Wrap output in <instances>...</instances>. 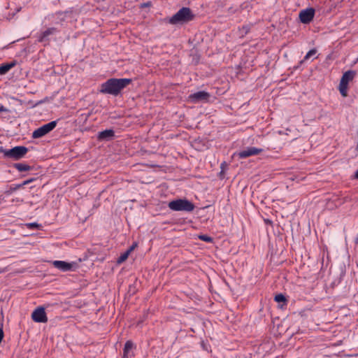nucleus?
Returning a JSON list of instances; mask_svg holds the SVG:
<instances>
[{
    "label": "nucleus",
    "instance_id": "9d476101",
    "mask_svg": "<svg viewBox=\"0 0 358 358\" xmlns=\"http://www.w3.org/2000/svg\"><path fill=\"white\" fill-rule=\"evenodd\" d=\"M263 151L261 148L255 147H247L246 148L239 151L236 155L241 159H245L250 156L257 155Z\"/></svg>",
    "mask_w": 358,
    "mask_h": 358
},
{
    "label": "nucleus",
    "instance_id": "f3484780",
    "mask_svg": "<svg viewBox=\"0 0 358 358\" xmlns=\"http://www.w3.org/2000/svg\"><path fill=\"white\" fill-rule=\"evenodd\" d=\"M20 185L19 184H13L11 185L8 189L5 191V194L7 195L11 194L13 192L17 191V189H20Z\"/></svg>",
    "mask_w": 358,
    "mask_h": 358
},
{
    "label": "nucleus",
    "instance_id": "f257e3e1",
    "mask_svg": "<svg viewBox=\"0 0 358 358\" xmlns=\"http://www.w3.org/2000/svg\"><path fill=\"white\" fill-rule=\"evenodd\" d=\"M131 81L130 78H110L101 85L99 92L117 96Z\"/></svg>",
    "mask_w": 358,
    "mask_h": 358
},
{
    "label": "nucleus",
    "instance_id": "c756f323",
    "mask_svg": "<svg viewBox=\"0 0 358 358\" xmlns=\"http://www.w3.org/2000/svg\"><path fill=\"white\" fill-rule=\"evenodd\" d=\"M355 243H356L357 244H358V236H357V238H356Z\"/></svg>",
    "mask_w": 358,
    "mask_h": 358
},
{
    "label": "nucleus",
    "instance_id": "cd10ccee",
    "mask_svg": "<svg viewBox=\"0 0 358 358\" xmlns=\"http://www.w3.org/2000/svg\"><path fill=\"white\" fill-rule=\"evenodd\" d=\"M355 178L358 179V169L356 171V172L355 173Z\"/></svg>",
    "mask_w": 358,
    "mask_h": 358
},
{
    "label": "nucleus",
    "instance_id": "1a4fd4ad",
    "mask_svg": "<svg viewBox=\"0 0 358 358\" xmlns=\"http://www.w3.org/2000/svg\"><path fill=\"white\" fill-rule=\"evenodd\" d=\"M315 16V9L313 8H308L301 10L299 13L300 21L303 24L310 23Z\"/></svg>",
    "mask_w": 358,
    "mask_h": 358
},
{
    "label": "nucleus",
    "instance_id": "4468645a",
    "mask_svg": "<svg viewBox=\"0 0 358 358\" xmlns=\"http://www.w3.org/2000/svg\"><path fill=\"white\" fill-rule=\"evenodd\" d=\"M15 62H10L3 64L0 66V75H4L13 66H15Z\"/></svg>",
    "mask_w": 358,
    "mask_h": 358
},
{
    "label": "nucleus",
    "instance_id": "9b49d317",
    "mask_svg": "<svg viewBox=\"0 0 358 358\" xmlns=\"http://www.w3.org/2000/svg\"><path fill=\"white\" fill-rule=\"evenodd\" d=\"M210 97L209 93L205 91H199L191 94L189 96V99L192 103H198L199 101H206Z\"/></svg>",
    "mask_w": 358,
    "mask_h": 358
},
{
    "label": "nucleus",
    "instance_id": "a878e982",
    "mask_svg": "<svg viewBox=\"0 0 358 358\" xmlns=\"http://www.w3.org/2000/svg\"><path fill=\"white\" fill-rule=\"evenodd\" d=\"M13 202H20V203H22L23 202V199H20V198H16V199H13L12 200Z\"/></svg>",
    "mask_w": 358,
    "mask_h": 358
},
{
    "label": "nucleus",
    "instance_id": "20e7f679",
    "mask_svg": "<svg viewBox=\"0 0 358 358\" xmlns=\"http://www.w3.org/2000/svg\"><path fill=\"white\" fill-rule=\"evenodd\" d=\"M356 76V71L353 70H349L345 71L340 80L338 90L343 97L348 96V83L352 81Z\"/></svg>",
    "mask_w": 358,
    "mask_h": 358
},
{
    "label": "nucleus",
    "instance_id": "4be33fe9",
    "mask_svg": "<svg viewBox=\"0 0 358 358\" xmlns=\"http://www.w3.org/2000/svg\"><path fill=\"white\" fill-rule=\"evenodd\" d=\"M26 225L27 228L30 229H38L40 227V225L36 222L27 223Z\"/></svg>",
    "mask_w": 358,
    "mask_h": 358
},
{
    "label": "nucleus",
    "instance_id": "7ed1b4c3",
    "mask_svg": "<svg viewBox=\"0 0 358 358\" xmlns=\"http://www.w3.org/2000/svg\"><path fill=\"white\" fill-rule=\"evenodd\" d=\"M168 207L173 211L185 212H192L195 208L194 204L186 199L173 200L169 202Z\"/></svg>",
    "mask_w": 358,
    "mask_h": 358
},
{
    "label": "nucleus",
    "instance_id": "ddd939ff",
    "mask_svg": "<svg viewBox=\"0 0 358 358\" xmlns=\"http://www.w3.org/2000/svg\"><path fill=\"white\" fill-rule=\"evenodd\" d=\"M115 136V131L113 129H106L99 131L97 138L99 141H109Z\"/></svg>",
    "mask_w": 358,
    "mask_h": 358
},
{
    "label": "nucleus",
    "instance_id": "0eeeda50",
    "mask_svg": "<svg viewBox=\"0 0 358 358\" xmlns=\"http://www.w3.org/2000/svg\"><path fill=\"white\" fill-rule=\"evenodd\" d=\"M31 319L35 322L45 323L48 322V317L44 308L39 306L31 313Z\"/></svg>",
    "mask_w": 358,
    "mask_h": 358
},
{
    "label": "nucleus",
    "instance_id": "412c9836",
    "mask_svg": "<svg viewBox=\"0 0 358 358\" xmlns=\"http://www.w3.org/2000/svg\"><path fill=\"white\" fill-rule=\"evenodd\" d=\"M276 302H286V298L282 294H278L274 298Z\"/></svg>",
    "mask_w": 358,
    "mask_h": 358
},
{
    "label": "nucleus",
    "instance_id": "a211bd4d",
    "mask_svg": "<svg viewBox=\"0 0 358 358\" xmlns=\"http://www.w3.org/2000/svg\"><path fill=\"white\" fill-rule=\"evenodd\" d=\"M317 53V50L315 48H313L310 50L306 55H305L303 60L300 62V63H303V62L309 59L312 56H314Z\"/></svg>",
    "mask_w": 358,
    "mask_h": 358
},
{
    "label": "nucleus",
    "instance_id": "393cba45",
    "mask_svg": "<svg viewBox=\"0 0 358 358\" xmlns=\"http://www.w3.org/2000/svg\"><path fill=\"white\" fill-rule=\"evenodd\" d=\"M6 111H8V109L6 108L3 105H0V113Z\"/></svg>",
    "mask_w": 358,
    "mask_h": 358
},
{
    "label": "nucleus",
    "instance_id": "6ab92c4d",
    "mask_svg": "<svg viewBox=\"0 0 358 358\" xmlns=\"http://www.w3.org/2000/svg\"><path fill=\"white\" fill-rule=\"evenodd\" d=\"M129 255V251H126L125 252L122 254L118 257L117 262L118 263H122V262H124L128 258Z\"/></svg>",
    "mask_w": 358,
    "mask_h": 358
},
{
    "label": "nucleus",
    "instance_id": "5701e85b",
    "mask_svg": "<svg viewBox=\"0 0 358 358\" xmlns=\"http://www.w3.org/2000/svg\"><path fill=\"white\" fill-rule=\"evenodd\" d=\"M8 152V150L7 149H4L3 147H2V146H0V153H3L4 157H5V152Z\"/></svg>",
    "mask_w": 358,
    "mask_h": 358
},
{
    "label": "nucleus",
    "instance_id": "dca6fc26",
    "mask_svg": "<svg viewBox=\"0 0 358 358\" xmlns=\"http://www.w3.org/2000/svg\"><path fill=\"white\" fill-rule=\"evenodd\" d=\"M134 348V343L131 341H127L125 344L123 349L124 352V357H128L129 352L132 350Z\"/></svg>",
    "mask_w": 358,
    "mask_h": 358
},
{
    "label": "nucleus",
    "instance_id": "2eb2a0df",
    "mask_svg": "<svg viewBox=\"0 0 358 358\" xmlns=\"http://www.w3.org/2000/svg\"><path fill=\"white\" fill-rule=\"evenodd\" d=\"M13 167L15 168L18 171H27L31 169V167L24 163H16L14 164Z\"/></svg>",
    "mask_w": 358,
    "mask_h": 358
},
{
    "label": "nucleus",
    "instance_id": "aec40b11",
    "mask_svg": "<svg viewBox=\"0 0 358 358\" xmlns=\"http://www.w3.org/2000/svg\"><path fill=\"white\" fill-rule=\"evenodd\" d=\"M199 238L203 241H205L206 243H212L213 242V238L207 236V235H200L199 236Z\"/></svg>",
    "mask_w": 358,
    "mask_h": 358
},
{
    "label": "nucleus",
    "instance_id": "c85d7f7f",
    "mask_svg": "<svg viewBox=\"0 0 358 358\" xmlns=\"http://www.w3.org/2000/svg\"><path fill=\"white\" fill-rule=\"evenodd\" d=\"M29 181V183H31V182H33L34 180V178H31V179H29L27 180Z\"/></svg>",
    "mask_w": 358,
    "mask_h": 358
},
{
    "label": "nucleus",
    "instance_id": "6e6552de",
    "mask_svg": "<svg viewBox=\"0 0 358 358\" xmlns=\"http://www.w3.org/2000/svg\"><path fill=\"white\" fill-rule=\"evenodd\" d=\"M52 265L55 266V268L63 272L73 271L76 269L77 266L76 262H66L60 260L54 261L52 262Z\"/></svg>",
    "mask_w": 358,
    "mask_h": 358
},
{
    "label": "nucleus",
    "instance_id": "f03ea898",
    "mask_svg": "<svg viewBox=\"0 0 358 358\" xmlns=\"http://www.w3.org/2000/svg\"><path fill=\"white\" fill-rule=\"evenodd\" d=\"M194 17L189 8L182 7L169 20V22L171 24H184L192 20Z\"/></svg>",
    "mask_w": 358,
    "mask_h": 358
},
{
    "label": "nucleus",
    "instance_id": "423d86ee",
    "mask_svg": "<svg viewBox=\"0 0 358 358\" xmlns=\"http://www.w3.org/2000/svg\"><path fill=\"white\" fill-rule=\"evenodd\" d=\"M57 126V121H52L48 122V124H45L39 128L36 129L33 133H32V138H39L49 132H50L52 130H53L55 127Z\"/></svg>",
    "mask_w": 358,
    "mask_h": 358
},
{
    "label": "nucleus",
    "instance_id": "b1692460",
    "mask_svg": "<svg viewBox=\"0 0 358 358\" xmlns=\"http://www.w3.org/2000/svg\"><path fill=\"white\" fill-rule=\"evenodd\" d=\"M29 184V181L27 180H24L23 181L22 183H20L19 185H20V187H23L24 185H28Z\"/></svg>",
    "mask_w": 358,
    "mask_h": 358
},
{
    "label": "nucleus",
    "instance_id": "7c9ffc66",
    "mask_svg": "<svg viewBox=\"0 0 358 358\" xmlns=\"http://www.w3.org/2000/svg\"><path fill=\"white\" fill-rule=\"evenodd\" d=\"M357 149H358V144H357Z\"/></svg>",
    "mask_w": 358,
    "mask_h": 358
},
{
    "label": "nucleus",
    "instance_id": "39448f33",
    "mask_svg": "<svg viewBox=\"0 0 358 358\" xmlns=\"http://www.w3.org/2000/svg\"><path fill=\"white\" fill-rule=\"evenodd\" d=\"M28 152V148L24 146H15L8 150L5 152V158H10L14 160H19L23 158Z\"/></svg>",
    "mask_w": 358,
    "mask_h": 358
},
{
    "label": "nucleus",
    "instance_id": "bb28decb",
    "mask_svg": "<svg viewBox=\"0 0 358 358\" xmlns=\"http://www.w3.org/2000/svg\"><path fill=\"white\" fill-rule=\"evenodd\" d=\"M136 245H133L127 251H129V253L134 249Z\"/></svg>",
    "mask_w": 358,
    "mask_h": 358
},
{
    "label": "nucleus",
    "instance_id": "f8f14e48",
    "mask_svg": "<svg viewBox=\"0 0 358 358\" xmlns=\"http://www.w3.org/2000/svg\"><path fill=\"white\" fill-rule=\"evenodd\" d=\"M59 32V30L55 27H50L46 30L42 31L38 38L39 42H43L48 40V38L51 35H55Z\"/></svg>",
    "mask_w": 358,
    "mask_h": 358
}]
</instances>
